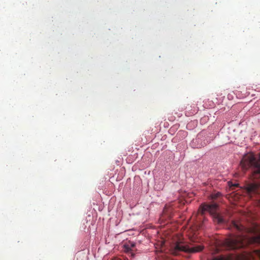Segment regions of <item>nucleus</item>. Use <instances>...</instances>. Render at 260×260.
I'll return each mask as SVG.
<instances>
[{
  "mask_svg": "<svg viewBox=\"0 0 260 260\" xmlns=\"http://www.w3.org/2000/svg\"><path fill=\"white\" fill-rule=\"evenodd\" d=\"M233 225L241 233L227 239L224 243L225 248L236 249L244 247L249 243L260 244V226L258 224L252 223L250 226L246 227L233 221Z\"/></svg>",
  "mask_w": 260,
  "mask_h": 260,
  "instance_id": "nucleus-1",
  "label": "nucleus"
},
{
  "mask_svg": "<svg viewBox=\"0 0 260 260\" xmlns=\"http://www.w3.org/2000/svg\"><path fill=\"white\" fill-rule=\"evenodd\" d=\"M243 171L250 168L254 178H260V155L256 158L252 153L245 155L240 162Z\"/></svg>",
  "mask_w": 260,
  "mask_h": 260,
  "instance_id": "nucleus-2",
  "label": "nucleus"
},
{
  "mask_svg": "<svg viewBox=\"0 0 260 260\" xmlns=\"http://www.w3.org/2000/svg\"><path fill=\"white\" fill-rule=\"evenodd\" d=\"M217 205L216 204H202L199 209V212L202 215H203L205 212L210 213L213 218L214 221L218 224H223L225 223V220L218 213L216 212Z\"/></svg>",
  "mask_w": 260,
  "mask_h": 260,
  "instance_id": "nucleus-3",
  "label": "nucleus"
},
{
  "mask_svg": "<svg viewBox=\"0 0 260 260\" xmlns=\"http://www.w3.org/2000/svg\"><path fill=\"white\" fill-rule=\"evenodd\" d=\"M204 247L202 245H196L190 248L188 245L181 242L177 243L174 246L173 253L177 254L179 252L183 251L188 253H194L202 251Z\"/></svg>",
  "mask_w": 260,
  "mask_h": 260,
  "instance_id": "nucleus-4",
  "label": "nucleus"
},
{
  "mask_svg": "<svg viewBox=\"0 0 260 260\" xmlns=\"http://www.w3.org/2000/svg\"><path fill=\"white\" fill-rule=\"evenodd\" d=\"M244 187L247 193L250 197L256 196L257 200L260 202V183H249Z\"/></svg>",
  "mask_w": 260,
  "mask_h": 260,
  "instance_id": "nucleus-5",
  "label": "nucleus"
},
{
  "mask_svg": "<svg viewBox=\"0 0 260 260\" xmlns=\"http://www.w3.org/2000/svg\"><path fill=\"white\" fill-rule=\"evenodd\" d=\"M135 246V244L134 243L128 241L124 245V251L127 252H130Z\"/></svg>",
  "mask_w": 260,
  "mask_h": 260,
  "instance_id": "nucleus-6",
  "label": "nucleus"
},
{
  "mask_svg": "<svg viewBox=\"0 0 260 260\" xmlns=\"http://www.w3.org/2000/svg\"><path fill=\"white\" fill-rule=\"evenodd\" d=\"M171 212V209L166 206L163 210V216H167L168 217L171 216L170 213Z\"/></svg>",
  "mask_w": 260,
  "mask_h": 260,
  "instance_id": "nucleus-7",
  "label": "nucleus"
},
{
  "mask_svg": "<svg viewBox=\"0 0 260 260\" xmlns=\"http://www.w3.org/2000/svg\"><path fill=\"white\" fill-rule=\"evenodd\" d=\"M229 186L231 189H234L235 187H238V184H234L232 182H229Z\"/></svg>",
  "mask_w": 260,
  "mask_h": 260,
  "instance_id": "nucleus-8",
  "label": "nucleus"
},
{
  "mask_svg": "<svg viewBox=\"0 0 260 260\" xmlns=\"http://www.w3.org/2000/svg\"><path fill=\"white\" fill-rule=\"evenodd\" d=\"M212 260H228V259L225 258L224 257H223L222 256H220L215 257L212 259Z\"/></svg>",
  "mask_w": 260,
  "mask_h": 260,
  "instance_id": "nucleus-9",
  "label": "nucleus"
},
{
  "mask_svg": "<svg viewBox=\"0 0 260 260\" xmlns=\"http://www.w3.org/2000/svg\"><path fill=\"white\" fill-rule=\"evenodd\" d=\"M257 254L260 258V250L257 251Z\"/></svg>",
  "mask_w": 260,
  "mask_h": 260,
  "instance_id": "nucleus-10",
  "label": "nucleus"
},
{
  "mask_svg": "<svg viewBox=\"0 0 260 260\" xmlns=\"http://www.w3.org/2000/svg\"><path fill=\"white\" fill-rule=\"evenodd\" d=\"M132 256H134V254L133 253H131Z\"/></svg>",
  "mask_w": 260,
  "mask_h": 260,
  "instance_id": "nucleus-11",
  "label": "nucleus"
}]
</instances>
